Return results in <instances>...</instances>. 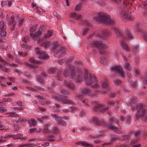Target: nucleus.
<instances>
[{"label":"nucleus","instance_id":"1","mask_svg":"<svg viewBox=\"0 0 147 147\" xmlns=\"http://www.w3.org/2000/svg\"><path fill=\"white\" fill-rule=\"evenodd\" d=\"M94 19L98 21L104 22L110 24H113L114 23L109 16L103 12L98 13L97 16L94 18Z\"/></svg>","mask_w":147,"mask_h":147},{"label":"nucleus","instance_id":"2","mask_svg":"<svg viewBox=\"0 0 147 147\" xmlns=\"http://www.w3.org/2000/svg\"><path fill=\"white\" fill-rule=\"evenodd\" d=\"M136 109L137 111V113L135 116L136 119H137L140 117H144L146 113L145 106L141 104H139L136 108Z\"/></svg>","mask_w":147,"mask_h":147},{"label":"nucleus","instance_id":"3","mask_svg":"<svg viewBox=\"0 0 147 147\" xmlns=\"http://www.w3.org/2000/svg\"><path fill=\"white\" fill-rule=\"evenodd\" d=\"M84 77L86 80L87 81V84L93 87H95L98 86V85L97 82V78L95 76H90L86 74V77L85 76Z\"/></svg>","mask_w":147,"mask_h":147},{"label":"nucleus","instance_id":"4","mask_svg":"<svg viewBox=\"0 0 147 147\" xmlns=\"http://www.w3.org/2000/svg\"><path fill=\"white\" fill-rule=\"evenodd\" d=\"M92 46L94 47H96L99 48L100 52L101 54H105L106 53L105 49L107 47V46L100 41H96L93 42L92 43Z\"/></svg>","mask_w":147,"mask_h":147},{"label":"nucleus","instance_id":"5","mask_svg":"<svg viewBox=\"0 0 147 147\" xmlns=\"http://www.w3.org/2000/svg\"><path fill=\"white\" fill-rule=\"evenodd\" d=\"M71 72V77L73 78L75 75V68L70 66L67 67L64 71V74L65 76H67L69 74V72Z\"/></svg>","mask_w":147,"mask_h":147},{"label":"nucleus","instance_id":"6","mask_svg":"<svg viewBox=\"0 0 147 147\" xmlns=\"http://www.w3.org/2000/svg\"><path fill=\"white\" fill-rule=\"evenodd\" d=\"M65 48L63 47H58L57 49L54 52V55L55 57H62L64 55Z\"/></svg>","mask_w":147,"mask_h":147},{"label":"nucleus","instance_id":"7","mask_svg":"<svg viewBox=\"0 0 147 147\" xmlns=\"http://www.w3.org/2000/svg\"><path fill=\"white\" fill-rule=\"evenodd\" d=\"M35 49L37 51L36 55L39 58L43 59L48 57V55L45 52L39 51V48L38 47L35 48Z\"/></svg>","mask_w":147,"mask_h":147},{"label":"nucleus","instance_id":"8","mask_svg":"<svg viewBox=\"0 0 147 147\" xmlns=\"http://www.w3.org/2000/svg\"><path fill=\"white\" fill-rule=\"evenodd\" d=\"M111 69L112 71H113L118 72L121 77V78H123L124 76V74L122 68L120 67L117 66Z\"/></svg>","mask_w":147,"mask_h":147},{"label":"nucleus","instance_id":"9","mask_svg":"<svg viewBox=\"0 0 147 147\" xmlns=\"http://www.w3.org/2000/svg\"><path fill=\"white\" fill-rule=\"evenodd\" d=\"M54 98L55 100L61 101L63 104H69L71 102V101L70 100L65 98H62L57 96H55Z\"/></svg>","mask_w":147,"mask_h":147},{"label":"nucleus","instance_id":"10","mask_svg":"<svg viewBox=\"0 0 147 147\" xmlns=\"http://www.w3.org/2000/svg\"><path fill=\"white\" fill-rule=\"evenodd\" d=\"M110 107V106L108 107H105L104 105L100 104H96L94 107L95 110L97 111L100 110L101 111H103L107 109Z\"/></svg>","mask_w":147,"mask_h":147},{"label":"nucleus","instance_id":"11","mask_svg":"<svg viewBox=\"0 0 147 147\" xmlns=\"http://www.w3.org/2000/svg\"><path fill=\"white\" fill-rule=\"evenodd\" d=\"M40 29L38 31L34 34L32 32L30 34L31 36L33 38V39H36L41 35L42 34V32L40 31Z\"/></svg>","mask_w":147,"mask_h":147},{"label":"nucleus","instance_id":"12","mask_svg":"<svg viewBox=\"0 0 147 147\" xmlns=\"http://www.w3.org/2000/svg\"><path fill=\"white\" fill-rule=\"evenodd\" d=\"M14 16L13 15L11 16L10 17L9 25L11 26L10 29L11 30H13L15 28V23L13 21Z\"/></svg>","mask_w":147,"mask_h":147},{"label":"nucleus","instance_id":"13","mask_svg":"<svg viewBox=\"0 0 147 147\" xmlns=\"http://www.w3.org/2000/svg\"><path fill=\"white\" fill-rule=\"evenodd\" d=\"M54 118L56 121L58 122V124H62L63 125H65V123L64 122L63 119H62L61 117L55 115Z\"/></svg>","mask_w":147,"mask_h":147},{"label":"nucleus","instance_id":"14","mask_svg":"<svg viewBox=\"0 0 147 147\" xmlns=\"http://www.w3.org/2000/svg\"><path fill=\"white\" fill-rule=\"evenodd\" d=\"M5 114L7 117H15L19 116L18 114L12 112H7Z\"/></svg>","mask_w":147,"mask_h":147},{"label":"nucleus","instance_id":"15","mask_svg":"<svg viewBox=\"0 0 147 147\" xmlns=\"http://www.w3.org/2000/svg\"><path fill=\"white\" fill-rule=\"evenodd\" d=\"M70 16L75 19L79 20L80 19L81 15H77L75 12H73L71 14Z\"/></svg>","mask_w":147,"mask_h":147},{"label":"nucleus","instance_id":"16","mask_svg":"<svg viewBox=\"0 0 147 147\" xmlns=\"http://www.w3.org/2000/svg\"><path fill=\"white\" fill-rule=\"evenodd\" d=\"M77 144L79 145H81L82 146L85 147H93L91 145L89 144L84 141H81L77 143Z\"/></svg>","mask_w":147,"mask_h":147},{"label":"nucleus","instance_id":"17","mask_svg":"<svg viewBox=\"0 0 147 147\" xmlns=\"http://www.w3.org/2000/svg\"><path fill=\"white\" fill-rule=\"evenodd\" d=\"M120 45L122 47L123 49L126 51L128 50V48L127 45L122 40H120Z\"/></svg>","mask_w":147,"mask_h":147},{"label":"nucleus","instance_id":"18","mask_svg":"<svg viewBox=\"0 0 147 147\" xmlns=\"http://www.w3.org/2000/svg\"><path fill=\"white\" fill-rule=\"evenodd\" d=\"M109 35L110 34L108 30H105L103 31L102 36L103 38L105 39L108 37Z\"/></svg>","mask_w":147,"mask_h":147},{"label":"nucleus","instance_id":"19","mask_svg":"<svg viewBox=\"0 0 147 147\" xmlns=\"http://www.w3.org/2000/svg\"><path fill=\"white\" fill-rule=\"evenodd\" d=\"M28 123L30 126H34L36 123V121L33 119H31L28 121Z\"/></svg>","mask_w":147,"mask_h":147},{"label":"nucleus","instance_id":"20","mask_svg":"<svg viewBox=\"0 0 147 147\" xmlns=\"http://www.w3.org/2000/svg\"><path fill=\"white\" fill-rule=\"evenodd\" d=\"M51 131L50 127H48L47 125H46L44 127L43 129L42 130V131L43 133L49 132Z\"/></svg>","mask_w":147,"mask_h":147},{"label":"nucleus","instance_id":"21","mask_svg":"<svg viewBox=\"0 0 147 147\" xmlns=\"http://www.w3.org/2000/svg\"><path fill=\"white\" fill-rule=\"evenodd\" d=\"M41 46L44 45L45 48H47V47H49L51 45L50 44V42L48 41L43 42L42 44H40Z\"/></svg>","mask_w":147,"mask_h":147},{"label":"nucleus","instance_id":"22","mask_svg":"<svg viewBox=\"0 0 147 147\" xmlns=\"http://www.w3.org/2000/svg\"><path fill=\"white\" fill-rule=\"evenodd\" d=\"M144 87L146 88L147 87V68L146 69V74L145 79L143 80Z\"/></svg>","mask_w":147,"mask_h":147},{"label":"nucleus","instance_id":"23","mask_svg":"<svg viewBox=\"0 0 147 147\" xmlns=\"http://www.w3.org/2000/svg\"><path fill=\"white\" fill-rule=\"evenodd\" d=\"M124 67L127 71L131 70V68L130 66V64L128 63H125L124 65Z\"/></svg>","mask_w":147,"mask_h":147},{"label":"nucleus","instance_id":"24","mask_svg":"<svg viewBox=\"0 0 147 147\" xmlns=\"http://www.w3.org/2000/svg\"><path fill=\"white\" fill-rule=\"evenodd\" d=\"M10 137H12L13 140H16L18 139V137H17L16 135L15 136L11 135L5 136H4V138L5 139Z\"/></svg>","mask_w":147,"mask_h":147},{"label":"nucleus","instance_id":"25","mask_svg":"<svg viewBox=\"0 0 147 147\" xmlns=\"http://www.w3.org/2000/svg\"><path fill=\"white\" fill-rule=\"evenodd\" d=\"M121 16L122 18H131L130 16L129 15L127 14V13H123L121 14Z\"/></svg>","mask_w":147,"mask_h":147},{"label":"nucleus","instance_id":"26","mask_svg":"<svg viewBox=\"0 0 147 147\" xmlns=\"http://www.w3.org/2000/svg\"><path fill=\"white\" fill-rule=\"evenodd\" d=\"M29 61L32 63H39L40 62L39 61L36 60L33 58H31L29 60Z\"/></svg>","mask_w":147,"mask_h":147},{"label":"nucleus","instance_id":"27","mask_svg":"<svg viewBox=\"0 0 147 147\" xmlns=\"http://www.w3.org/2000/svg\"><path fill=\"white\" fill-rule=\"evenodd\" d=\"M52 34V32L49 30L47 32V34H46L44 36L45 38H48L51 37Z\"/></svg>","mask_w":147,"mask_h":147},{"label":"nucleus","instance_id":"28","mask_svg":"<svg viewBox=\"0 0 147 147\" xmlns=\"http://www.w3.org/2000/svg\"><path fill=\"white\" fill-rule=\"evenodd\" d=\"M23 20V18H21L20 19L19 16H18V18H17V22H19L18 25H19L20 26L22 24Z\"/></svg>","mask_w":147,"mask_h":147},{"label":"nucleus","instance_id":"29","mask_svg":"<svg viewBox=\"0 0 147 147\" xmlns=\"http://www.w3.org/2000/svg\"><path fill=\"white\" fill-rule=\"evenodd\" d=\"M64 84L68 87L69 88H73L74 87V85L73 84L67 82H65Z\"/></svg>","mask_w":147,"mask_h":147},{"label":"nucleus","instance_id":"30","mask_svg":"<svg viewBox=\"0 0 147 147\" xmlns=\"http://www.w3.org/2000/svg\"><path fill=\"white\" fill-rule=\"evenodd\" d=\"M12 100L11 99L9 98V97H7L5 98H4L2 100V101L3 102H10Z\"/></svg>","mask_w":147,"mask_h":147},{"label":"nucleus","instance_id":"31","mask_svg":"<svg viewBox=\"0 0 147 147\" xmlns=\"http://www.w3.org/2000/svg\"><path fill=\"white\" fill-rule=\"evenodd\" d=\"M101 63L103 64L106 65L107 64V60L105 58H102L101 60Z\"/></svg>","mask_w":147,"mask_h":147},{"label":"nucleus","instance_id":"32","mask_svg":"<svg viewBox=\"0 0 147 147\" xmlns=\"http://www.w3.org/2000/svg\"><path fill=\"white\" fill-rule=\"evenodd\" d=\"M102 85L103 88H107L108 86V84L107 82L105 81L102 83Z\"/></svg>","mask_w":147,"mask_h":147},{"label":"nucleus","instance_id":"33","mask_svg":"<svg viewBox=\"0 0 147 147\" xmlns=\"http://www.w3.org/2000/svg\"><path fill=\"white\" fill-rule=\"evenodd\" d=\"M51 45H52V49L53 50L55 49L57 47H59L58 46H57V42H54L53 44Z\"/></svg>","mask_w":147,"mask_h":147},{"label":"nucleus","instance_id":"34","mask_svg":"<svg viewBox=\"0 0 147 147\" xmlns=\"http://www.w3.org/2000/svg\"><path fill=\"white\" fill-rule=\"evenodd\" d=\"M109 127L110 129H111L113 130L116 131L118 130V129L117 128V127H114L112 125H109Z\"/></svg>","mask_w":147,"mask_h":147},{"label":"nucleus","instance_id":"35","mask_svg":"<svg viewBox=\"0 0 147 147\" xmlns=\"http://www.w3.org/2000/svg\"><path fill=\"white\" fill-rule=\"evenodd\" d=\"M131 121V119L130 117H128L126 118V123L127 124H129Z\"/></svg>","mask_w":147,"mask_h":147},{"label":"nucleus","instance_id":"36","mask_svg":"<svg viewBox=\"0 0 147 147\" xmlns=\"http://www.w3.org/2000/svg\"><path fill=\"white\" fill-rule=\"evenodd\" d=\"M4 138V136H0V142L3 143L4 142H6L7 141V139L3 140Z\"/></svg>","mask_w":147,"mask_h":147},{"label":"nucleus","instance_id":"37","mask_svg":"<svg viewBox=\"0 0 147 147\" xmlns=\"http://www.w3.org/2000/svg\"><path fill=\"white\" fill-rule=\"evenodd\" d=\"M83 92L86 93H90L91 92V90L88 88H86L83 90Z\"/></svg>","mask_w":147,"mask_h":147},{"label":"nucleus","instance_id":"38","mask_svg":"<svg viewBox=\"0 0 147 147\" xmlns=\"http://www.w3.org/2000/svg\"><path fill=\"white\" fill-rule=\"evenodd\" d=\"M114 32L117 36L121 35L120 31L118 29L115 28L114 29Z\"/></svg>","mask_w":147,"mask_h":147},{"label":"nucleus","instance_id":"39","mask_svg":"<svg viewBox=\"0 0 147 147\" xmlns=\"http://www.w3.org/2000/svg\"><path fill=\"white\" fill-rule=\"evenodd\" d=\"M142 134V133L140 131H138L135 133L134 135L136 137H139Z\"/></svg>","mask_w":147,"mask_h":147},{"label":"nucleus","instance_id":"40","mask_svg":"<svg viewBox=\"0 0 147 147\" xmlns=\"http://www.w3.org/2000/svg\"><path fill=\"white\" fill-rule=\"evenodd\" d=\"M3 71L7 72L8 71L9 69L8 68L5 67L3 66L2 67H1V69Z\"/></svg>","mask_w":147,"mask_h":147},{"label":"nucleus","instance_id":"41","mask_svg":"<svg viewBox=\"0 0 147 147\" xmlns=\"http://www.w3.org/2000/svg\"><path fill=\"white\" fill-rule=\"evenodd\" d=\"M51 131L54 133H57L59 131V129L58 128L55 127Z\"/></svg>","mask_w":147,"mask_h":147},{"label":"nucleus","instance_id":"42","mask_svg":"<svg viewBox=\"0 0 147 147\" xmlns=\"http://www.w3.org/2000/svg\"><path fill=\"white\" fill-rule=\"evenodd\" d=\"M81 8V6L80 4H78L77 5L75 8V9L76 11H79Z\"/></svg>","mask_w":147,"mask_h":147},{"label":"nucleus","instance_id":"43","mask_svg":"<svg viewBox=\"0 0 147 147\" xmlns=\"http://www.w3.org/2000/svg\"><path fill=\"white\" fill-rule=\"evenodd\" d=\"M1 32L0 33V35L2 36H5L6 35V32L5 31V30L4 31H0Z\"/></svg>","mask_w":147,"mask_h":147},{"label":"nucleus","instance_id":"44","mask_svg":"<svg viewBox=\"0 0 147 147\" xmlns=\"http://www.w3.org/2000/svg\"><path fill=\"white\" fill-rule=\"evenodd\" d=\"M55 71L54 69L53 68H50L48 71V73L49 74H52Z\"/></svg>","mask_w":147,"mask_h":147},{"label":"nucleus","instance_id":"45","mask_svg":"<svg viewBox=\"0 0 147 147\" xmlns=\"http://www.w3.org/2000/svg\"><path fill=\"white\" fill-rule=\"evenodd\" d=\"M29 89H30V90L31 91H34V90H36H36H38V89H39V88L37 87H34V88H29Z\"/></svg>","mask_w":147,"mask_h":147},{"label":"nucleus","instance_id":"46","mask_svg":"<svg viewBox=\"0 0 147 147\" xmlns=\"http://www.w3.org/2000/svg\"><path fill=\"white\" fill-rule=\"evenodd\" d=\"M0 61L1 62L3 63L4 65H6L7 63V62L6 61H5L3 59H1L0 57Z\"/></svg>","mask_w":147,"mask_h":147},{"label":"nucleus","instance_id":"47","mask_svg":"<svg viewBox=\"0 0 147 147\" xmlns=\"http://www.w3.org/2000/svg\"><path fill=\"white\" fill-rule=\"evenodd\" d=\"M126 36L127 38L128 39H132V36H131L129 34V32H127L126 33Z\"/></svg>","mask_w":147,"mask_h":147},{"label":"nucleus","instance_id":"48","mask_svg":"<svg viewBox=\"0 0 147 147\" xmlns=\"http://www.w3.org/2000/svg\"><path fill=\"white\" fill-rule=\"evenodd\" d=\"M18 53V54L20 56H23V55H24V56H25L26 55V53H24L22 52L21 51H19Z\"/></svg>","mask_w":147,"mask_h":147},{"label":"nucleus","instance_id":"49","mask_svg":"<svg viewBox=\"0 0 147 147\" xmlns=\"http://www.w3.org/2000/svg\"><path fill=\"white\" fill-rule=\"evenodd\" d=\"M6 109H4L3 107H0V112L2 113L5 111L7 110Z\"/></svg>","mask_w":147,"mask_h":147},{"label":"nucleus","instance_id":"50","mask_svg":"<svg viewBox=\"0 0 147 147\" xmlns=\"http://www.w3.org/2000/svg\"><path fill=\"white\" fill-rule=\"evenodd\" d=\"M25 64L27 66H28L32 68H34L35 67V65H31L29 63H25Z\"/></svg>","mask_w":147,"mask_h":147},{"label":"nucleus","instance_id":"51","mask_svg":"<svg viewBox=\"0 0 147 147\" xmlns=\"http://www.w3.org/2000/svg\"><path fill=\"white\" fill-rule=\"evenodd\" d=\"M135 73L136 74V76H138L140 74V71L139 69H136L135 70Z\"/></svg>","mask_w":147,"mask_h":147},{"label":"nucleus","instance_id":"52","mask_svg":"<svg viewBox=\"0 0 147 147\" xmlns=\"http://www.w3.org/2000/svg\"><path fill=\"white\" fill-rule=\"evenodd\" d=\"M36 26H32L30 28V31L31 32H33L36 30Z\"/></svg>","mask_w":147,"mask_h":147},{"label":"nucleus","instance_id":"53","mask_svg":"<svg viewBox=\"0 0 147 147\" xmlns=\"http://www.w3.org/2000/svg\"><path fill=\"white\" fill-rule=\"evenodd\" d=\"M28 36H25L24 37L22 40L24 42H26L28 40Z\"/></svg>","mask_w":147,"mask_h":147},{"label":"nucleus","instance_id":"54","mask_svg":"<svg viewBox=\"0 0 147 147\" xmlns=\"http://www.w3.org/2000/svg\"><path fill=\"white\" fill-rule=\"evenodd\" d=\"M17 137H18V138H23V135L21 134H18L16 135Z\"/></svg>","mask_w":147,"mask_h":147},{"label":"nucleus","instance_id":"55","mask_svg":"<svg viewBox=\"0 0 147 147\" xmlns=\"http://www.w3.org/2000/svg\"><path fill=\"white\" fill-rule=\"evenodd\" d=\"M12 127L14 129V130L15 131H18V127L16 125H14V126H13V127Z\"/></svg>","mask_w":147,"mask_h":147},{"label":"nucleus","instance_id":"56","mask_svg":"<svg viewBox=\"0 0 147 147\" xmlns=\"http://www.w3.org/2000/svg\"><path fill=\"white\" fill-rule=\"evenodd\" d=\"M53 14L54 16H56L58 18H60V16L56 12H53Z\"/></svg>","mask_w":147,"mask_h":147},{"label":"nucleus","instance_id":"57","mask_svg":"<svg viewBox=\"0 0 147 147\" xmlns=\"http://www.w3.org/2000/svg\"><path fill=\"white\" fill-rule=\"evenodd\" d=\"M88 31V29H86L84 30L82 33V35H85L87 34V32Z\"/></svg>","mask_w":147,"mask_h":147},{"label":"nucleus","instance_id":"58","mask_svg":"<svg viewBox=\"0 0 147 147\" xmlns=\"http://www.w3.org/2000/svg\"><path fill=\"white\" fill-rule=\"evenodd\" d=\"M118 140V139L117 138L115 137V138H112L111 139V141L112 142H114L116 141L117 140Z\"/></svg>","mask_w":147,"mask_h":147},{"label":"nucleus","instance_id":"59","mask_svg":"<svg viewBox=\"0 0 147 147\" xmlns=\"http://www.w3.org/2000/svg\"><path fill=\"white\" fill-rule=\"evenodd\" d=\"M34 10L37 13H41V11H39L38 8L37 7H36L34 9Z\"/></svg>","mask_w":147,"mask_h":147},{"label":"nucleus","instance_id":"60","mask_svg":"<svg viewBox=\"0 0 147 147\" xmlns=\"http://www.w3.org/2000/svg\"><path fill=\"white\" fill-rule=\"evenodd\" d=\"M35 130L36 129L34 128H32L30 129L29 131V132L30 133H32L35 131Z\"/></svg>","mask_w":147,"mask_h":147},{"label":"nucleus","instance_id":"61","mask_svg":"<svg viewBox=\"0 0 147 147\" xmlns=\"http://www.w3.org/2000/svg\"><path fill=\"white\" fill-rule=\"evenodd\" d=\"M7 3L5 1H3L1 2V6L2 7H3Z\"/></svg>","mask_w":147,"mask_h":147},{"label":"nucleus","instance_id":"62","mask_svg":"<svg viewBox=\"0 0 147 147\" xmlns=\"http://www.w3.org/2000/svg\"><path fill=\"white\" fill-rule=\"evenodd\" d=\"M49 145V142H45L42 144V145L44 146H47Z\"/></svg>","mask_w":147,"mask_h":147},{"label":"nucleus","instance_id":"63","mask_svg":"<svg viewBox=\"0 0 147 147\" xmlns=\"http://www.w3.org/2000/svg\"><path fill=\"white\" fill-rule=\"evenodd\" d=\"M17 104L20 106H22V103L21 101H19L17 102Z\"/></svg>","mask_w":147,"mask_h":147},{"label":"nucleus","instance_id":"64","mask_svg":"<svg viewBox=\"0 0 147 147\" xmlns=\"http://www.w3.org/2000/svg\"><path fill=\"white\" fill-rule=\"evenodd\" d=\"M42 38H39L38 40V43L39 44H42Z\"/></svg>","mask_w":147,"mask_h":147}]
</instances>
